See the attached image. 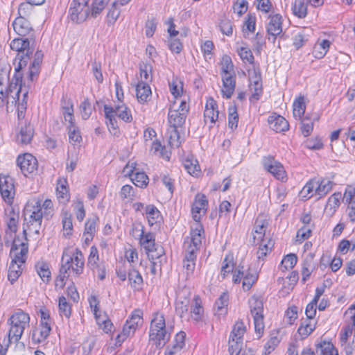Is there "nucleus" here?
<instances>
[{"instance_id": "1", "label": "nucleus", "mask_w": 355, "mask_h": 355, "mask_svg": "<svg viewBox=\"0 0 355 355\" xmlns=\"http://www.w3.org/2000/svg\"><path fill=\"white\" fill-rule=\"evenodd\" d=\"M35 40L33 38H15L10 43V48L18 52L16 60H19L18 65L15 67V71L22 69L27 65L30 56L34 51L33 44Z\"/></svg>"}, {"instance_id": "2", "label": "nucleus", "mask_w": 355, "mask_h": 355, "mask_svg": "<svg viewBox=\"0 0 355 355\" xmlns=\"http://www.w3.org/2000/svg\"><path fill=\"white\" fill-rule=\"evenodd\" d=\"M30 317L28 313L22 311L14 313L8 320L10 326L8 331V342L14 340L17 343L21 338L25 329L29 326Z\"/></svg>"}, {"instance_id": "3", "label": "nucleus", "mask_w": 355, "mask_h": 355, "mask_svg": "<svg viewBox=\"0 0 355 355\" xmlns=\"http://www.w3.org/2000/svg\"><path fill=\"white\" fill-rule=\"evenodd\" d=\"M170 334L166 327L164 315L155 313L150 323V340L155 341L157 346H164L169 340Z\"/></svg>"}, {"instance_id": "4", "label": "nucleus", "mask_w": 355, "mask_h": 355, "mask_svg": "<svg viewBox=\"0 0 355 355\" xmlns=\"http://www.w3.org/2000/svg\"><path fill=\"white\" fill-rule=\"evenodd\" d=\"M89 0H73L70 4L69 13L71 19L77 24L86 20L89 14L88 2Z\"/></svg>"}, {"instance_id": "5", "label": "nucleus", "mask_w": 355, "mask_h": 355, "mask_svg": "<svg viewBox=\"0 0 355 355\" xmlns=\"http://www.w3.org/2000/svg\"><path fill=\"white\" fill-rule=\"evenodd\" d=\"M249 304L250 313L254 320L255 331L258 334H261L264 329L263 302L260 299L252 297L249 300Z\"/></svg>"}, {"instance_id": "6", "label": "nucleus", "mask_w": 355, "mask_h": 355, "mask_svg": "<svg viewBox=\"0 0 355 355\" xmlns=\"http://www.w3.org/2000/svg\"><path fill=\"white\" fill-rule=\"evenodd\" d=\"M267 33L268 35V40L272 39L274 43L277 36L280 38L286 39L285 33H282V17L279 14L270 15L269 22L267 25Z\"/></svg>"}, {"instance_id": "7", "label": "nucleus", "mask_w": 355, "mask_h": 355, "mask_svg": "<svg viewBox=\"0 0 355 355\" xmlns=\"http://www.w3.org/2000/svg\"><path fill=\"white\" fill-rule=\"evenodd\" d=\"M17 164L25 176L37 171L38 167L37 159L30 153L19 155L17 159Z\"/></svg>"}, {"instance_id": "8", "label": "nucleus", "mask_w": 355, "mask_h": 355, "mask_svg": "<svg viewBox=\"0 0 355 355\" xmlns=\"http://www.w3.org/2000/svg\"><path fill=\"white\" fill-rule=\"evenodd\" d=\"M14 180L9 175L0 176V193L3 199L11 205L15 194Z\"/></svg>"}, {"instance_id": "9", "label": "nucleus", "mask_w": 355, "mask_h": 355, "mask_svg": "<svg viewBox=\"0 0 355 355\" xmlns=\"http://www.w3.org/2000/svg\"><path fill=\"white\" fill-rule=\"evenodd\" d=\"M12 26L15 33L21 37L31 35L33 38L34 30L30 23L24 17H18L12 22Z\"/></svg>"}, {"instance_id": "10", "label": "nucleus", "mask_w": 355, "mask_h": 355, "mask_svg": "<svg viewBox=\"0 0 355 355\" xmlns=\"http://www.w3.org/2000/svg\"><path fill=\"white\" fill-rule=\"evenodd\" d=\"M21 69H19L18 71H15V74L9 84V86L8 88H6V90L9 92V94L11 95L12 93L15 92V95L11 96L12 98V103H17V102L19 101V94L21 92V83H22V73L20 72Z\"/></svg>"}, {"instance_id": "11", "label": "nucleus", "mask_w": 355, "mask_h": 355, "mask_svg": "<svg viewBox=\"0 0 355 355\" xmlns=\"http://www.w3.org/2000/svg\"><path fill=\"white\" fill-rule=\"evenodd\" d=\"M207 205L208 202L205 195L198 193L196 196L195 200L191 207L193 218L195 221H200L201 217L200 212H205Z\"/></svg>"}, {"instance_id": "12", "label": "nucleus", "mask_w": 355, "mask_h": 355, "mask_svg": "<svg viewBox=\"0 0 355 355\" xmlns=\"http://www.w3.org/2000/svg\"><path fill=\"white\" fill-rule=\"evenodd\" d=\"M19 245H21V248L19 251V245L17 244L15 240L13 241L10 252V256L12 258L11 261H15L18 263H24L28 253V245L24 243Z\"/></svg>"}, {"instance_id": "13", "label": "nucleus", "mask_w": 355, "mask_h": 355, "mask_svg": "<svg viewBox=\"0 0 355 355\" xmlns=\"http://www.w3.org/2000/svg\"><path fill=\"white\" fill-rule=\"evenodd\" d=\"M221 77L223 87L221 90L223 96L226 98H230L235 90V74L222 75Z\"/></svg>"}, {"instance_id": "14", "label": "nucleus", "mask_w": 355, "mask_h": 355, "mask_svg": "<svg viewBox=\"0 0 355 355\" xmlns=\"http://www.w3.org/2000/svg\"><path fill=\"white\" fill-rule=\"evenodd\" d=\"M270 127L276 132H282L288 130L289 124L285 118L280 115H272L268 120Z\"/></svg>"}, {"instance_id": "15", "label": "nucleus", "mask_w": 355, "mask_h": 355, "mask_svg": "<svg viewBox=\"0 0 355 355\" xmlns=\"http://www.w3.org/2000/svg\"><path fill=\"white\" fill-rule=\"evenodd\" d=\"M217 103L212 98H209L206 103L204 116L209 119L211 123H214L218 118L219 112L217 110Z\"/></svg>"}, {"instance_id": "16", "label": "nucleus", "mask_w": 355, "mask_h": 355, "mask_svg": "<svg viewBox=\"0 0 355 355\" xmlns=\"http://www.w3.org/2000/svg\"><path fill=\"white\" fill-rule=\"evenodd\" d=\"M63 115L65 121H68L69 125L74 124L73 121V105L71 99L67 98V96H63L61 100Z\"/></svg>"}, {"instance_id": "17", "label": "nucleus", "mask_w": 355, "mask_h": 355, "mask_svg": "<svg viewBox=\"0 0 355 355\" xmlns=\"http://www.w3.org/2000/svg\"><path fill=\"white\" fill-rule=\"evenodd\" d=\"M151 89L148 85L141 80L136 85V96L138 101L140 103L146 102L151 95Z\"/></svg>"}, {"instance_id": "18", "label": "nucleus", "mask_w": 355, "mask_h": 355, "mask_svg": "<svg viewBox=\"0 0 355 355\" xmlns=\"http://www.w3.org/2000/svg\"><path fill=\"white\" fill-rule=\"evenodd\" d=\"M69 261L72 265V270L76 274L79 275L83 272L84 266L83 254L78 249L76 250L73 257H69Z\"/></svg>"}, {"instance_id": "19", "label": "nucleus", "mask_w": 355, "mask_h": 355, "mask_svg": "<svg viewBox=\"0 0 355 355\" xmlns=\"http://www.w3.org/2000/svg\"><path fill=\"white\" fill-rule=\"evenodd\" d=\"M342 194L340 192H336L332 194L328 199L327 203L326 205L324 211L327 214L330 216H332L336 209L340 206V200L341 199Z\"/></svg>"}, {"instance_id": "20", "label": "nucleus", "mask_w": 355, "mask_h": 355, "mask_svg": "<svg viewBox=\"0 0 355 355\" xmlns=\"http://www.w3.org/2000/svg\"><path fill=\"white\" fill-rule=\"evenodd\" d=\"M103 108L105 118L108 120L107 125L108 126L109 130L114 135H116L119 132V129L116 119L114 114H113V107L107 105H105Z\"/></svg>"}, {"instance_id": "21", "label": "nucleus", "mask_w": 355, "mask_h": 355, "mask_svg": "<svg viewBox=\"0 0 355 355\" xmlns=\"http://www.w3.org/2000/svg\"><path fill=\"white\" fill-rule=\"evenodd\" d=\"M187 114L182 113L180 110H169L168 123L171 128L181 127L185 122Z\"/></svg>"}, {"instance_id": "22", "label": "nucleus", "mask_w": 355, "mask_h": 355, "mask_svg": "<svg viewBox=\"0 0 355 355\" xmlns=\"http://www.w3.org/2000/svg\"><path fill=\"white\" fill-rule=\"evenodd\" d=\"M140 236V243L147 253L153 251L158 246L155 244L153 233L148 232L144 234V231H141Z\"/></svg>"}, {"instance_id": "23", "label": "nucleus", "mask_w": 355, "mask_h": 355, "mask_svg": "<svg viewBox=\"0 0 355 355\" xmlns=\"http://www.w3.org/2000/svg\"><path fill=\"white\" fill-rule=\"evenodd\" d=\"M203 312L204 310L200 298L198 295L194 296L192 304L191 305L190 313L191 318L196 321H199L202 318Z\"/></svg>"}, {"instance_id": "24", "label": "nucleus", "mask_w": 355, "mask_h": 355, "mask_svg": "<svg viewBox=\"0 0 355 355\" xmlns=\"http://www.w3.org/2000/svg\"><path fill=\"white\" fill-rule=\"evenodd\" d=\"M33 137V128L31 125H25L21 127L17 137V141L21 144H29Z\"/></svg>"}, {"instance_id": "25", "label": "nucleus", "mask_w": 355, "mask_h": 355, "mask_svg": "<svg viewBox=\"0 0 355 355\" xmlns=\"http://www.w3.org/2000/svg\"><path fill=\"white\" fill-rule=\"evenodd\" d=\"M43 53L41 51H37L34 55V60L29 67V79L33 81V77L39 73L40 65L42 62Z\"/></svg>"}, {"instance_id": "26", "label": "nucleus", "mask_w": 355, "mask_h": 355, "mask_svg": "<svg viewBox=\"0 0 355 355\" xmlns=\"http://www.w3.org/2000/svg\"><path fill=\"white\" fill-rule=\"evenodd\" d=\"M35 267L42 280L44 283H49L51 281V276L48 263L44 261H38Z\"/></svg>"}, {"instance_id": "27", "label": "nucleus", "mask_w": 355, "mask_h": 355, "mask_svg": "<svg viewBox=\"0 0 355 355\" xmlns=\"http://www.w3.org/2000/svg\"><path fill=\"white\" fill-rule=\"evenodd\" d=\"M113 114L125 122H130L132 119L130 110L124 104L116 105L113 107Z\"/></svg>"}, {"instance_id": "28", "label": "nucleus", "mask_w": 355, "mask_h": 355, "mask_svg": "<svg viewBox=\"0 0 355 355\" xmlns=\"http://www.w3.org/2000/svg\"><path fill=\"white\" fill-rule=\"evenodd\" d=\"M43 216L44 215L43 214V211H42L41 203L40 201H37L36 202V206L33 207V211H31V214L30 215L31 225L33 226L34 223H36L35 227H37V226L40 227L42 221Z\"/></svg>"}, {"instance_id": "29", "label": "nucleus", "mask_w": 355, "mask_h": 355, "mask_svg": "<svg viewBox=\"0 0 355 355\" xmlns=\"http://www.w3.org/2000/svg\"><path fill=\"white\" fill-rule=\"evenodd\" d=\"M128 280L130 286L135 290L141 288L143 284V278L138 270L132 269L128 272Z\"/></svg>"}, {"instance_id": "30", "label": "nucleus", "mask_w": 355, "mask_h": 355, "mask_svg": "<svg viewBox=\"0 0 355 355\" xmlns=\"http://www.w3.org/2000/svg\"><path fill=\"white\" fill-rule=\"evenodd\" d=\"M21 264L22 263L11 261L8 272V279L11 282V284H13L21 274Z\"/></svg>"}, {"instance_id": "31", "label": "nucleus", "mask_w": 355, "mask_h": 355, "mask_svg": "<svg viewBox=\"0 0 355 355\" xmlns=\"http://www.w3.org/2000/svg\"><path fill=\"white\" fill-rule=\"evenodd\" d=\"M183 164L187 171L191 175L197 176L200 172L198 161L193 157L186 158L184 160Z\"/></svg>"}, {"instance_id": "32", "label": "nucleus", "mask_w": 355, "mask_h": 355, "mask_svg": "<svg viewBox=\"0 0 355 355\" xmlns=\"http://www.w3.org/2000/svg\"><path fill=\"white\" fill-rule=\"evenodd\" d=\"M146 214L150 225H153L161 218L160 212L154 205H150L146 207Z\"/></svg>"}, {"instance_id": "33", "label": "nucleus", "mask_w": 355, "mask_h": 355, "mask_svg": "<svg viewBox=\"0 0 355 355\" xmlns=\"http://www.w3.org/2000/svg\"><path fill=\"white\" fill-rule=\"evenodd\" d=\"M292 10L293 15L300 19L304 18L307 15V6L303 0H295Z\"/></svg>"}, {"instance_id": "34", "label": "nucleus", "mask_w": 355, "mask_h": 355, "mask_svg": "<svg viewBox=\"0 0 355 355\" xmlns=\"http://www.w3.org/2000/svg\"><path fill=\"white\" fill-rule=\"evenodd\" d=\"M306 105L304 96H299L293 103V114L295 117L301 118L305 112Z\"/></svg>"}, {"instance_id": "35", "label": "nucleus", "mask_w": 355, "mask_h": 355, "mask_svg": "<svg viewBox=\"0 0 355 355\" xmlns=\"http://www.w3.org/2000/svg\"><path fill=\"white\" fill-rule=\"evenodd\" d=\"M65 184H67L66 180H64V182L59 180L56 189L58 200H60V202L64 203L65 202H68L69 200V191L67 187L65 186Z\"/></svg>"}, {"instance_id": "36", "label": "nucleus", "mask_w": 355, "mask_h": 355, "mask_svg": "<svg viewBox=\"0 0 355 355\" xmlns=\"http://www.w3.org/2000/svg\"><path fill=\"white\" fill-rule=\"evenodd\" d=\"M141 80L148 83L152 80L153 67L149 63L141 62L139 64Z\"/></svg>"}, {"instance_id": "37", "label": "nucleus", "mask_w": 355, "mask_h": 355, "mask_svg": "<svg viewBox=\"0 0 355 355\" xmlns=\"http://www.w3.org/2000/svg\"><path fill=\"white\" fill-rule=\"evenodd\" d=\"M229 296L227 293H223L220 297L216 300L215 306L216 307V314L223 315L227 312V302Z\"/></svg>"}, {"instance_id": "38", "label": "nucleus", "mask_w": 355, "mask_h": 355, "mask_svg": "<svg viewBox=\"0 0 355 355\" xmlns=\"http://www.w3.org/2000/svg\"><path fill=\"white\" fill-rule=\"evenodd\" d=\"M228 74H235L234 64L231 58L227 55H225L221 60V76Z\"/></svg>"}, {"instance_id": "39", "label": "nucleus", "mask_w": 355, "mask_h": 355, "mask_svg": "<svg viewBox=\"0 0 355 355\" xmlns=\"http://www.w3.org/2000/svg\"><path fill=\"white\" fill-rule=\"evenodd\" d=\"M333 182L329 180H322L320 182H318L315 188V193L320 197L325 196L332 189Z\"/></svg>"}, {"instance_id": "40", "label": "nucleus", "mask_w": 355, "mask_h": 355, "mask_svg": "<svg viewBox=\"0 0 355 355\" xmlns=\"http://www.w3.org/2000/svg\"><path fill=\"white\" fill-rule=\"evenodd\" d=\"M322 355H338V350L331 342L323 341L316 345Z\"/></svg>"}, {"instance_id": "41", "label": "nucleus", "mask_w": 355, "mask_h": 355, "mask_svg": "<svg viewBox=\"0 0 355 355\" xmlns=\"http://www.w3.org/2000/svg\"><path fill=\"white\" fill-rule=\"evenodd\" d=\"M131 180L135 186L142 188L147 186L148 178L144 172H136L131 178Z\"/></svg>"}, {"instance_id": "42", "label": "nucleus", "mask_w": 355, "mask_h": 355, "mask_svg": "<svg viewBox=\"0 0 355 355\" xmlns=\"http://www.w3.org/2000/svg\"><path fill=\"white\" fill-rule=\"evenodd\" d=\"M69 138L71 143L73 145L76 144H79L82 140V137L78 130V128L75 125V124L69 125Z\"/></svg>"}, {"instance_id": "43", "label": "nucleus", "mask_w": 355, "mask_h": 355, "mask_svg": "<svg viewBox=\"0 0 355 355\" xmlns=\"http://www.w3.org/2000/svg\"><path fill=\"white\" fill-rule=\"evenodd\" d=\"M255 24H256V17L254 15L249 13L245 17V20L244 21L243 27V33L245 35L248 31L254 32L255 30Z\"/></svg>"}, {"instance_id": "44", "label": "nucleus", "mask_w": 355, "mask_h": 355, "mask_svg": "<svg viewBox=\"0 0 355 355\" xmlns=\"http://www.w3.org/2000/svg\"><path fill=\"white\" fill-rule=\"evenodd\" d=\"M245 331V327L243 322H237L231 332L230 338H235L236 340H243V336Z\"/></svg>"}, {"instance_id": "45", "label": "nucleus", "mask_w": 355, "mask_h": 355, "mask_svg": "<svg viewBox=\"0 0 355 355\" xmlns=\"http://www.w3.org/2000/svg\"><path fill=\"white\" fill-rule=\"evenodd\" d=\"M143 311L140 309L135 310L131 317L127 320L126 322L133 327V330H136L139 322L142 320Z\"/></svg>"}, {"instance_id": "46", "label": "nucleus", "mask_w": 355, "mask_h": 355, "mask_svg": "<svg viewBox=\"0 0 355 355\" xmlns=\"http://www.w3.org/2000/svg\"><path fill=\"white\" fill-rule=\"evenodd\" d=\"M267 171L272 174L277 179L283 180L285 178V171L282 164L278 161L272 165V169H267Z\"/></svg>"}, {"instance_id": "47", "label": "nucleus", "mask_w": 355, "mask_h": 355, "mask_svg": "<svg viewBox=\"0 0 355 355\" xmlns=\"http://www.w3.org/2000/svg\"><path fill=\"white\" fill-rule=\"evenodd\" d=\"M313 259V255L312 254H309L306 259L304 261L302 274V281L304 282H306V279L311 275V268H312L311 261Z\"/></svg>"}, {"instance_id": "48", "label": "nucleus", "mask_w": 355, "mask_h": 355, "mask_svg": "<svg viewBox=\"0 0 355 355\" xmlns=\"http://www.w3.org/2000/svg\"><path fill=\"white\" fill-rule=\"evenodd\" d=\"M98 251L96 247L92 246L90 248V253L88 257L87 266L94 270L97 267V261H98Z\"/></svg>"}, {"instance_id": "49", "label": "nucleus", "mask_w": 355, "mask_h": 355, "mask_svg": "<svg viewBox=\"0 0 355 355\" xmlns=\"http://www.w3.org/2000/svg\"><path fill=\"white\" fill-rule=\"evenodd\" d=\"M189 307V300L185 298L184 300H178L175 304V311L180 317L182 318L187 313Z\"/></svg>"}, {"instance_id": "50", "label": "nucleus", "mask_w": 355, "mask_h": 355, "mask_svg": "<svg viewBox=\"0 0 355 355\" xmlns=\"http://www.w3.org/2000/svg\"><path fill=\"white\" fill-rule=\"evenodd\" d=\"M135 330H133V327L130 325L128 323L125 322L123 326V331L121 334H118L116 336V343H121L123 342L126 338L130 336L131 334H133Z\"/></svg>"}, {"instance_id": "51", "label": "nucleus", "mask_w": 355, "mask_h": 355, "mask_svg": "<svg viewBox=\"0 0 355 355\" xmlns=\"http://www.w3.org/2000/svg\"><path fill=\"white\" fill-rule=\"evenodd\" d=\"M250 89L252 92L250 101H258L263 93L262 83H255V84H250Z\"/></svg>"}, {"instance_id": "52", "label": "nucleus", "mask_w": 355, "mask_h": 355, "mask_svg": "<svg viewBox=\"0 0 355 355\" xmlns=\"http://www.w3.org/2000/svg\"><path fill=\"white\" fill-rule=\"evenodd\" d=\"M297 261V255L291 253L284 257L282 261V265L286 270L292 269L295 266Z\"/></svg>"}, {"instance_id": "53", "label": "nucleus", "mask_w": 355, "mask_h": 355, "mask_svg": "<svg viewBox=\"0 0 355 355\" xmlns=\"http://www.w3.org/2000/svg\"><path fill=\"white\" fill-rule=\"evenodd\" d=\"M196 258H188L184 257L183 259V268L185 270L187 276L192 275L196 267Z\"/></svg>"}, {"instance_id": "54", "label": "nucleus", "mask_w": 355, "mask_h": 355, "mask_svg": "<svg viewBox=\"0 0 355 355\" xmlns=\"http://www.w3.org/2000/svg\"><path fill=\"white\" fill-rule=\"evenodd\" d=\"M59 310L61 315H64L67 318L71 315V306L63 296L59 298Z\"/></svg>"}, {"instance_id": "55", "label": "nucleus", "mask_w": 355, "mask_h": 355, "mask_svg": "<svg viewBox=\"0 0 355 355\" xmlns=\"http://www.w3.org/2000/svg\"><path fill=\"white\" fill-rule=\"evenodd\" d=\"M257 276L256 274L250 273L248 272L244 274L243 280V288L245 291H248L251 288L253 284L257 281Z\"/></svg>"}, {"instance_id": "56", "label": "nucleus", "mask_w": 355, "mask_h": 355, "mask_svg": "<svg viewBox=\"0 0 355 355\" xmlns=\"http://www.w3.org/2000/svg\"><path fill=\"white\" fill-rule=\"evenodd\" d=\"M239 55L243 62H248L250 64H254V55L250 49L241 47L239 50Z\"/></svg>"}, {"instance_id": "57", "label": "nucleus", "mask_w": 355, "mask_h": 355, "mask_svg": "<svg viewBox=\"0 0 355 355\" xmlns=\"http://www.w3.org/2000/svg\"><path fill=\"white\" fill-rule=\"evenodd\" d=\"M239 121V115L236 112V108L235 107L229 108V120H228V125L229 127L233 130L237 127Z\"/></svg>"}, {"instance_id": "58", "label": "nucleus", "mask_w": 355, "mask_h": 355, "mask_svg": "<svg viewBox=\"0 0 355 355\" xmlns=\"http://www.w3.org/2000/svg\"><path fill=\"white\" fill-rule=\"evenodd\" d=\"M81 116L84 120L89 119L92 113L91 104L88 98L84 100L80 105Z\"/></svg>"}, {"instance_id": "59", "label": "nucleus", "mask_w": 355, "mask_h": 355, "mask_svg": "<svg viewBox=\"0 0 355 355\" xmlns=\"http://www.w3.org/2000/svg\"><path fill=\"white\" fill-rule=\"evenodd\" d=\"M10 214L11 215L7 221V226L11 233H15L17 230L19 216L15 214L13 210L11 211Z\"/></svg>"}, {"instance_id": "60", "label": "nucleus", "mask_w": 355, "mask_h": 355, "mask_svg": "<svg viewBox=\"0 0 355 355\" xmlns=\"http://www.w3.org/2000/svg\"><path fill=\"white\" fill-rule=\"evenodd\" d=\"M248 3L246 0H237L233 6V10L239 17L244 14L248 10Z\"/></svg>"}, {"instance_id": "61", "label": "nucleus", "mask_w": 355, "mask_h": 355, "mask_svg": "<svg viewBox=\"0 0 355 355\" xmlns=\"http://www.w3.org/2000/svg\"><path fill=\"white\" fill-rule=\"evenodd\" d=\"M110 0H94L92 9V15L94 17H96L105 8V5L107 4Z\"/></svg>"}, {"instance_id": "62", "label": "nucleus", "mask_w": 355, "mask_h": 355, "mask_svg": "<svg viewBox=\"0 0 355 355\" xmlns=\"http://www.w3.org/2000/svg\"><path fill=\"white\" fill-rule=\"evenodd\" d=\"M220 31L227 36L232 34V21L228 19H223L220 20L219 24Z\"/></svg>"}, {"instance_id": "63", "label": "nucleus", "mask_w": 355, "mask_h": 355, "mask_svg": "<svg viewBox=\"0 0 355 355\" xmlns=\"http://www.w3.org/2000/svg\"><path fill=\"white\" fill-rule=\"evenodd\" d=\"M201 232H203L202 228L193 230L191 233V236L189 243L200 247L202 243Z\"/></svg>"}, {"instance_id": "64", "label": "nucleus", "mask_w": 355, "mask_h": 355, "mask_svg": "<svg viewBox=\"0 0 355 355\" xmlns=\"http://www.w3.org/2000/svg\"><path fill=\"white\" fill-rule=\"evenodd\" d=\"M344 198L349 204L348 207H355V189H347L344 193Z\"/></svg>"}]
</instances>
